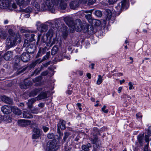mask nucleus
<instances>
[{"label": "nucleus", "instance_id": "1", "mask_svg": "<svg viewBox=\"0 0 151 151\" xmlns=\"http://www.w3.org/2000/svg\"><path fill=\"white\" fill-rule=\"evenodd\" d=\"M21 38L19 34L14 36H9L6 40V48L9 49L15 46L17 42L20 43Z\"/></svg>", "mask_w": 151, "mask_h": 151}, {"label": "nucleus", "instance_id": "2", "mask_svg": "<svg viewBox=\"0 0 151 151\" xmlns=\"http://www.w3.org/2000/svg\"><path fill=\"white\" fill-rule=\"evenodd\" d=\"M97 134L100 135V131H98L96 128H94L89 138L91 143L93 144V147H94L95 149H96V148H98L97 147H98L101 145V142L99 139L97 135Z\"/></svg>", "mask_w": 151, "mask_h": 151}, {"label": "nucleus", "instance_id": "3", "mask_svg": "<svg viewBox=\"0 0 151 151\" xmlns=\"http://www.w3.org/2000/svg\"><path fill=\"white\" fill-rule=\"evenodd\" d=\"M50 4L52 5V9L55 11L54 6H58V9H65L67 6L66 4L64 1L63 0H50Z\"/></svg>", "mask_w": 151, "mask_h": 151}, {"label": "nucleus", "instance_id": "4", "mask_svg": "<svg viewBox=\"0 0 151 151\" xmlns=\"http://www.w3.org/2000/svg\"><path fill=\"white\" fill-rule=\"evenodd\" d=\"M53 24L50 22H47L45 23L41 24L40 22L38 21L36 22V25L37 29L39 30L41 28V31L42 32H46L48 29V26L52 27Z\"/></svg>", "mask_w": 151, "mask_h": 151}, {"label": "nucleus", "instance_id": "5", "mask_svg": "<svg viewBox=\"0 0 151 151\" xmlns=\"http://www.w3.org/2000/svg\"><path fill=\"white\" fill-rule=\"evenodd\" d=\"M41 41L44 43H46V46L51 47L56 42H58L57 40L54 39L53 41L51 42V39H49L46 35H43L41 38Z\"/></svg>", "mask_w": 151, "mask_h": 151}, {"label": "nucleus", "instance_id": "6", "mask_svg": "<svg viewBox=\"0 0 151 151\" xmlns=\"http://www.w3.org/2000/svg\"><path fill=\"white\" fill-rule=\"evenodd\" d=\"M83 24L81 20L79 19H76L74 21L72 28L76 31L80 32L82 29Z\"/></svg>", "mask_w": 151, "mask_h": 151}, {"label": "nucleus", "instance_id": "7", "mask_svg": "<svg viewBox=\"0 0 151 151\" xmlns=\"http://www.w3.org/2000/svg\"><path fill=\"white\" fill-rule=\"evenodd\" d=\"M57 142L56 140L53 139L48 142L47 145V149L50 151H55L58 148L57 146Z\"/></svg>", "mask_w": 151, "mask_h": 151}, {"label": "nucleus", "instance_id": "8", "mask_svg": "<svg viewBox=\"0 0 151 151\" xmlns=\"http://www.w3.org/2000/svg\"><path fill=\"white\" fill-rule=\"evenodd\" d=\"M27 67H26L21 69L22 66H21L20 63H14V68L15 70H17L16 72V74L18 75L24 73L27 69Z\"/></svg>", "mask_w": 151, "mask_h": 151}, {"label": "nucleus", "instance_id": "9", "mask_svg": "<svg viewBox=\"0 0 151 151\" xmlns=\"http://www.w3.org/2000/svg\"><path fill=\"white\" fill-rule=\"evenodd\" d=\"M52 5H50V2H48V3H47V2L46 1L45 3H43L41 5V8H40V10L39 11H44L48 9H49L52 13H53L54 12V10L52 9Z\"/></svg>", "mask_w": 151, "mask_h": 151}, {"label": "nucleus", "instance_id": "10", "mask_svg": "<svg viewBox=\"0 0 151 151\" xmlns=\"http://www.w3.org/2000/svg\"><path fill=\"white\" fill-rule=\"evenodd\" d=\"M30 54L27 52H23L20 56V58L22 61L24 62H27L29 61L31 57Z\"/></svg>", "mask_w": 151, "mask_h": 151}, {"label": "nucleus", "instance_id": "11", "mask_svg": "<svg viewBox=\"0 0 151 151\" xmlns=\"http://www.w3.org/2000/svg\"><path fill=\"white\" fill-rule=\"evenodd\" d=\"M55 29L56 28L59 31L61 29L64 27L65 26H66L63 22H62L60 19H56L55 21Z\"/></svg>", "mask_w": 151, "mask_h": 151}, {"label": "nucleus", "instance_id": "12", "mask_svg": "<svg viewBox=\"0 0 151 151\" xmlns=\"http://www.w3.org/2000/svg\"><path fill=\"white\" fill-rule=\"evenodd\" d=\"M63 20L64 22L69 27L71 28L73 27V19L72 17L69 16H66L63 18Z\"/></svg>", "mask_w": 151, "mask_h": 151}, {"label": "nucleus", "instance_id": "13", "mask_svg": "<svg viewBox=\"0 0 151 151\" xmlns=\"http://www.w3.org/2000/svg\"><path fill=\"white\" fill-rule=\"evenodd\" d=\"M11 4L9 0H0V7L5 9L10 6Z\"/></svg>", "mask_w": 151, "mask_h": 151}, {"label": "nucleus", "instance_id": "14", "mask_svg": "<svg viewBox=\"0 0 151 151\" xmlns=\"http://www.w3.org/2000/svg\"><path fill=\"white\" fill-rule=\"evenodd\" d=\"M17 4L20 8L24 7L28 5L30 0H15Z\"/></svg>", "mask_w": 151, "mask_h": 151}, {"label": "nucleus", "instance_id": "15", "mask_svg": "<svg viewBox=\"0 0 151 151\" xmlns=\"http://www.w3.org/2000/svg\"><path fill=\"white\" fill-rule=\"evenodd\" d=\"M26 47V50L28 53L32 54L34 53L35 49V45L32 44H28Z\"/></svg>", "mask_w": 151, "mask_h": 151}, {"label": "nucleus", "instance_id": "16", "mask_svg": "<svg viewBox=\"0 0 151 151\" xmlns=\"http://www.w3.org/2000/svg\"><path fill=\"white\" fill-rule=\"evenodd\" d=\"M33 132V133L32 136V139H37L40 137L41 131L38 128H34Z\"/></svg>", "mask_w": 151, "mask_h": 151}, {"label": "nucleus", "instance_id": "17", "mask_svg": "<svg viewBox=\"0 0 151 151\" xmlns=\"http://www.w3.org/2000/svg\"><path fill=\"white\" fill-rule=\"evenodd\" d=\"M55 28L54 26V25L51 27L49 31L46 33V35L51 40L53 35L55 33Z\"/></svg>", "mask_w": 151, "mask_h": 151}, {"label": "nucleus", "instance_id": "18", "mask_svg": "<svg viewBox=\"0 0 151 151\" xmlns=\"http://www.w3.org/2000/svg\"><path fill=\"white\" fill-rule=\"evenodd\" d=\"M18 123L19 125L22 126H26L28 124H32L31 121L25 119L19 120Z\"/></svg>", "mask_w": 151, "mask_h": 151}, {"label": "nucleus", "instance_id": "19", "mask_svg": "<svg viewBox=\"0 0 151 151\" xmlns=\"http://www.w3.org/2000/svg\"><path fill=\"white\" fill-rule=\"evenodd\" d=\"M2 111L5 114H9L12 111V107L4 106L1 108Z\"/></svg>", "mask_w": 151, "mask_h": 151}, {"label": "nucleus", "instance_id": "20", "mask_svg": "<svg viewBox=\"0 0 151 151\" xmlns=\"http://www.w3.org/2000/svg\"><path fill=\"white\" fill-rule=\"evenodd\" d=\"M41 0H32L31 4L35 7V11H38L40 10V4L37 1H39Z\"/></svg>", "mask_w": 151, "mask_h": 151}, {"label": "nucleus", "instance_id": "21", "mask_svg": "<svg viewBox=\"0 0 151 151\" xmlns=\"http://www.w3.org/2000/svg\"><path fill=\"white\" fill-rule=\"evenodd\" d=\"M24 35L30 42H32L35 40V35L32 34V33H30L29 31L28 32L25 33Z\"/></svg>", "mask_w": 151, "mask_h": 151}, {"label": "nucleus", "instance_id": "22", "mask_svg": "<svg viewBox=\"0 0 151 151\" xmlns=\"http://www.w3.org/2000/svg\"><path fill=\"white\" fill-rule=\"evenodd\" d=\"M68 28L67 26H65L64 27L61 29L59 31L62 32V36L64 39H65L68 36Z\"/></svg>", "mask_w": 151, "mask_h": 151}, {"label": "nucleus", "instance_id": "23", "mask_svg": "<svg viewBox=\"0 0 151 151\" xmlns=\"http://www.w3.org/2000/svg\"><path fill=\"white\" fill-rule=\"evenodd\" d=\"M43 60H41L40 58L37 59L35 61H33L29 65V67L32 68L34 67L37 64H40L43 61Z\"/></svg>", "mask_w": 151, "mask_h": 151}, {"label": "nucleus", "instance_id": "24", "mask_svg": "<svg viewBox=\"0 0 151 151\" xmlns=\"http://www.w3.org/2000/svg\"><path fill=\"white\" fill-rule=\"evenodd\" d=\"M2 100L4 102L9 104H13V101L12 99L10 98L5 96H3L2 97Z\"/></svg>", "mask_w": 151, "mask_h": 151}, {"label": "nucleus", "instance_id": "25", "mask_svg": "<svg viewBox=\"0 0 151 151\" xmlns=\"http://www.w3.org/2000/svg\"><path fill=\"white\" fill-rule=\"evenodd\" d=\"M13 52L12 51H7L4 55V58L6 60H9L12 57Z\"/></svg>", "mask_w": 151, "mask_h": 151}, {"label": "nucleus", "instance_id": "26", "mask_svg": "<svg viewBox=\"0 0 151 151\" xmlns=\"http://www.w3.org/2000/svg\"><path fill=\"white\" fill-rule=\"evenodd\" d=\"M144 134H140L137 136V139L138 142L141 146H142L144 144Z\"/></svg>", "mask_w": 151, "mask_h": 151}, {"label": "nucleus", "instance_id": "27", "mask_svg": "<svg viewBox=\"0 0 151 151\" xmlns=\"http://www.w3.org/2000/svg\"><path fill=\"white\" fill-rule=\"evenodd\" d=\"M58 128L60 127L62 130L65 129V122L63 120H60L58 124Z\"/></svg>", "mask_w": 151, "mask_h": 151}, {"label": "nucleus", "instance_id": "28", "mask_svg": "<svg viewBox=\"0 0 151 151\" xmlns=\"http://www.w3.org/2000/svg\"><path fill=\"white\" fill-rule=\"evenodd\" d=\"M78 2L77 1H73L71 2L70 4V6L71 9H75L78 7Z\"/></svg>", "mask_w": 151, "mask_h": 151}, {"label": "nucleus", "instance_id": "29", "mask_svg": "<svg viewBox=\"0 0 151 151\" xmlns=\"http://www.w3.org/2000/svg\"><path fill=\"white\" fill-rule=\"evenodd\" d=\"M40 88H35L32 91L29 93L30 97H34L36 96L40 92Z\"/></svg>", "mask_w": 151, "mask_h": 151}, {"label": "nucleus", "instance_id": "30", "mask_svg": "<svg viewBox=\"0 0 151 151\" xmlns=\"http://www.w3.org/2000/svg\"><path fill=\"white\" fill-rule=\"evenodd\" d=\"M12 111L15 114L18 115H21L22 113L21 110L15 106L12 107Z\"/></svg>", "mask_w": 151, "mask_h": 151}, {"label": "nucleus", "instance_id": "31", "mask_svg": "<svg viewBox=\"0 0 151 151\" xmlns=\"http://www.w3.org/2000/svg\"><path fill=\"white\" fill-rule=\"evenodd\" d=\"M121 7L120 9H126L128 7V3L126 0H123L121 1Z\"/></svg>", "mask_w": 151, "mask_h": 151}, {"label": "nucleus", "instance_id": "32", "mask_svg": "<svg viewBox=\"0 0 151 151\" xmlns=\"http://www.w3.org/2000/svg\"><path fill=\"white\" fill-rule=\"evenodd\" d=\"M47 97V94L45 92H41L38 96L37 97V100H39L44 99Z\"/></svg>", "mask_w": 151, "mask_h": 151}, {"label": "nucleus", "instance_id": "33", "mask_svg": "<svg viewBox=\"0 0 151 151\" xmlns=\"http://www.w3.org/2000/svg\"><path fill=\"white\" fill-rule=\"evenodd\" d=\"M91 147V145L90 143H88L87 145H83L82 146V149L84 151H89V148Z\"/></svg>", "mask_w": 151, "mask_h": 151}, {"label": "nucleus", "instance_id": "34", "mask_svg": "<svg viewBox=\"0 0 151 151\" xmlns=\"http://www.w3.org/2000/svg\"><path fill=\"white\" fill-rule=\"evenodd\" d=\"M23 116L24 118L30 119L33 117L32 114H29L28 111H24L23 113Z\"/></svg>", "mask_w": 151, "mask_h": 151}, {"label": "nucleus", "instance_id": "35", "mask_svg": "<svg viewBox=\"0 0 151 151\" xmlns=\"http://www.w3.org/2000/svg\"><path fill=\"white\" fill-rule=\"evenodd\" d=\"M72 146L70 144L68 145V143L67 142L66 143L64 146V150L65 151H68L70 150L71 149Z\"/></svg>", "mask_w": 151, "mask_h": 151}, {"label": "nucleus", "instance_id": "36", "mask_svg": "<svg viewBox=\"0 0 151 151\" xmlns=\"http://www.w3.org/2000/svg\"><path fill=\"white\" fill-rule=\"evenodd\" d=\"M145 140L147 144L145 146L144 149H148V145L149 144V141L151 140L150 138H148L147 136H145Z\"/></svg>", "mask_w": 151, "mask_h": 151}, {"label": "nucleus", "instance_id": "37", "mask_svg": "<svg viewBox=\"0 0 151 151\" xmlns=\"http://www.w3.org/2000/svg\"><path fill=\"white\" fill-rule=\"evenodd\" d=\"M91 13L90 12V14H88L85 15V17L87 20L90 23H91L93 20L92 19L91 16Z\"/></svg>", "mask_w": 151, "mask_h": 151}, {"label": "nucleus", "instance_id": "38", "mask_svg": "<svg viewBox=\"0 0 151 151\" xmlns=\"http://www.w3.org/2000/svg\"><path fill=\"white\" fill-rule=\"evenodd\" d=\"M106 12L107 13V14H106V19L107 20H109L111 19V17L112 13L111 11L110 10L108 9L106 11Z\"/></svg>", "mask_w": 151, "mask_h": 151}, {"label": "nucleus", "instance_id": "39", "mask_svg": "<svg viewBox=\"0 0 151 151\" xmlns=\"http://www.w3.org/2000/svg\"><path fill=\"white\" fill-rule=\"evenodd\" d=\"M58 50V47L56 46H54L52 50L51 54L52 55H55Z\"/></svg>", "mask_w": 151, "mask_h": 151}, {"label": "nucleus", "instance_id": "40", "mask_svg": "<svg viewBox=\"0 0 151 151\" xmlns=\"http://www.w3.org/2000/svg\"><path fill=\"white\" fill-rule=\"evenodd\" d=\"M55 135L52 133H49L47 135V137L49 139H54L55 138Z\"/></svg>", "mask_w": 151, "mask_h": 151}, {"label": "nucleus", "instance_id": "41", "mask_svg": "<svg viewBox=\"0 0 151 151\" xmlns=\"http://www.w3.org/2000/svg\"><path fill=\"white\" fill-rule=\"evenodd\" d=\"M7 34L4 32H0V38L5 39L7 37Z\"/></svg>", "mask_w": 151, "mask_h": 151}, {"label": "nucleus", "instance_id": "42", "mask_svg": "<svg viewBox=\"0 0 151 151\" xmlns=\"http://www.w3.org/2000/svg\"><path fill=\"white\" fill-rule=\"evenodd\" d=\"M70 135V134L69 132H65L64 133V136L63 139V143L65 141L66 139Z\"/></svg>", "mask_w": 151, "mask_h": 151}, {"label": "nucleus", "instance_id": "43", "mask_svg": "<svg viewBox=\"0 0 151 151\" xmlns=\"http://www.w3.org/2000/svg\"><path fill=\"white\" fill-rule=\"evenodd\" d=\"M31 112L33 114H38L39 111V109L38 108H34L33 109H30Z\"/></svg>", "mask_w": 151, "mask_h": 151}, {"label": "nucleus", "instance_id": "44", "mask_svg": "<svg viewBox=\"0 0 151 151\" xmlns=\"http://www.w3.org/2000/svg\"><path fill=\"white\" fill-rule=\"evenodd\" d=\"M147 136L148 138H150L151 139V127H149L147 134L145 135V136Z\"/></svg>", "mask_w": 151, "mask_h": 151}, {"label": "nucleus", "instance_id": "45", "mask_svg": "<svg viewBox=\"0 0 151 151\" xmlns=\"http://www.w3.org/2000/svg\"><path fill=\"white\" fill-rule=\"evenodd\" d=\"M92 22L95 23L94 25L96 26H99L101 24L100 21L98 20L93 19Z\"/></svg>", "mask_w": 151, "mask_h": 151}, {"label": "nucleus", "instance_id": "46", "mask_svg": "<svg viewBox=\"0 0 151 151\" xmlns=\"http://www.w3.org/2000/svg\"><path fill=\"white\" fill-rule=\"evenodd\" d=\"M24 84L26 87V88H27L28 87L31 86L32 85V82L28 80L25 81L24 82Z\"/></svg>", "mask_w": 151, "mask_h": 151}, {"label": "nucleus", "instance_id": "47", "mask_svg": "<svg viewBox=\"0 0 151 151\" xmlns=\"http://www.w3.org/2000/svg\"><path fill=\"white\" fill-rule=\"evenodd\" d=\"M98 77L99 78L97 81L96 83L98 85H99L102 82V77L100 75H99Z\"/></svg>", "mask_w": 151, "mask_h": 151}, {"label": "nucleus", "instance_id": "48", "mask_svg": "<svg viewBox=\"0 0 151 151\" xmlns=\"http://www.w3.org/2000/svg\"><path fill=\"white\" fill-rule=\"evenodd\" d=\"M95 15L98 17H101L102 15L101 12L99 10H97L95 12Z\"/></svg>", "mask_w": 151, "mask_h": 151}, {"label": "nucleus", "instance_id": "49", "mask_svg": "<svg viewBox=\"0 0 151 151\" xmlns=\"http://www.w3.org/2000/svg\"><path fill=\"white\" fill-rule=\"evenodd\" d=\"M41 77L40 76H39L37 78H35L34 79H33L32 81L34 82L35 83L36 82H40L41 81Z\"/></svg>", "mask_w": 151, "mask_h": 151}, {"label": "nucleus", "instance_id": "50", "mask_svg": "<svg viewBox=\"0 0 151 151\" xmlns=\"http://www.w3.org/2000/svg\"><path fill=\"white\" fill-rule=\"evenodd\" d=\"M32 8L31 7L28 6L26 9H24V11L27 13H30L32 12Z\"/></svg>", "mask_w": 151, "mask_h": 151}, {"label": "nucleus", "instance_id": "51", "mask_svg": "<svg viewBox=\"0 0 151 151\" xmlns=\"http://www.w3.org/2000/svg\"><path fill=\"white\" fill-rule=\"evenodd\" d=\"M15 62L14 63H19L20 61V58L19 56L17 55L14 58Z\"/></svg>", "mask_w": 151, "mask_h": 151}, {"label": "nucleus", "instance_id": "52", "mask_svg": "<svg viewBox=\"0 0 151 151\" xmlns=\"http://www.w3.org/2000/svg\"><path fill=\"white\" fill-rule=\"evenodd\" d=\"M37 100V98L36 97L29 99L28 100V101L33 104Z\"/></svg>", "mask_w": 151, "mask_h": 151}, {"label": "nucleus", "instance_id": "53", "mask_svg": "<svg viewBox=\"0 0 151 151\" xmlns=\"http://www.w3.org/2000/svg\"><path fill=\"white\" fill-rule=\"evenodd\" d=\"M50 55V52H47L46 55L45 56L43 57V58L42 60H43V61L46 60L47 59H48Z\"/></svg>", "mask_w": 151, "mask_h": 151}, {"label": "nucleus", "instance_id": "54", "mask_svg": "<svg viewBox=\"0 0 151 151\" xmlns=\"http://www.w3.org/2000/svg\"><path fill=\"white\" fill-rule=\"evenodd\" d=\"M8 32L10 35V36H14L15 35H16L15 34L13 31L11 29H10L9 30Z\"/></svg>", "mask_w": 151, "mask_h": 151}, {"label": "nucleus", "instance_id": "55", "mask_svg": "<svg viewBox=\"0 0 151 151\" xmlns=\"http://www.w3.org/2000/svg\"><path fill=\"white\" fill-rule=\"evenodd\" d=\"M117 0H109L108 2L110 5L114 4L117 1Z\"/></svg>", "mask_w": 151, "mask_h": 151}, {"label": "nucleus", "instance_id": "56", "mask_svg": "<svg viewBox=\"0 0 151 151\" xmlns=\"http://www.w3.org/2000/svg\"><path fill=\"white\" fill-rule=\"evenodd\" d=\"M106 106L105 105L103 106V107L101 108V110L105 113H107L108 112V109L105 110Z\"/></svg>", "mask_w": 151, "mask_h": 151}, {"label": "nucleus", "instance_id": "57", "mask_svg": "<svg viewBox=\"0 0 151 151\" xmlns=\"http://www.w3.org/2000/svg\"><path fill=\"white\" fill-rule=\"evenodd\" d=\"M22 51V48H17L15 49V51L19 53L20 54L21 53Z\"/></svg>", "mask_w": 151, "mask_h": 151}, {"label": "nucleus", "instance_id": "58", "mask_svg": "<svg viewBox=\"0 0 151 151\" xmlns=\"http://www.w3.org/2000/svg\"><path fill=\"white\" fill-rule=\"evenodd\" d=\"M42 128L43 129L44 132H47L49 129V128L48 127L44 126H42Z\"/></svg>", "mask_w": 151, "mask_h": 151}, {"label": "nucleus", "instance_id": "59", "mask_svg": "<svg viewBox=\"0 0 151 151\" xmlns=\"http://www.w3.org/2000/svg\"><path fill=\"white\" fill-rule=\"evenodd\" d=\"M20 87L22 89H26V88H27L26 87V86L25 85V84H24V83H21L20 84Z\"/></svg>", "mask_w": 151, "mask_h": 151}, {"label": "nucleus", "instance_id": "60", "mask_svg": "<svg viewBox=\"0 0 151 151\" xmlns=\"http://www.w3.org/2000/svg\"><path fill=\"white\" fill-rule=\"evenodd\" d=\"M96 1V0H88V4L90 5H92Z\"/></svg>", "mask_w": 151, "mask_h": 151}, {"label": "nucleus", "instance_id": "61", "mask_svg": "<svg viewBox=\"0 0 151 151\" xmlns=\"http://www.w3.org/2000/svg\"><path fill=\"white\" fill-rule=\"evenodd\" d=\"M29 40L27 39L25 40L24 41V43L23 45V46L24 47H26L28 45V42Z\"/></svg>", "mask_w": 151, "mask_h": 151}, {"label": "nucleus", "instance_id": "62", "mask_svg": "<svg viewBox=\"0 0 151 151\" xmlns=\"http://www.w3.org/2000/svg\"><path fill=\"white\" fill-rule=\"evenodd\" d=\"M136 116L137 118H140L142 117V115L141 113H138L136 114Z\"/></svg>", "mask_w": 151, "mask_h": 151}, {"label": "nucleus", "instance_id": "63", "mask_svg": "<svg viewBox=\"0 0 151 151\" xmlns=\"http://www.w3.org/2000/svg\"><path fill=\"white\" fill-rule=\"evenodd\" d=\"M40 70L39 69H36L35 71V76L38 74L40 72Z\"/></svg>", "mask_w": 151, "mask_h": 151}, {"label": "nucleus", "instance_id": "64", "mask_svg": "<svg viewBox=\"0 0 151 151\" xmlns=\"http://www.w3.org/2000/svg\"><path fill=\"white\" fill-rule=\"evenodd\" d=\"M27 105L29 109H32L33 106V104L31 103H30L28 101L27 103Z\"/></svg>", "mask_w": 151, "mask_h": 151}]
</instances>
